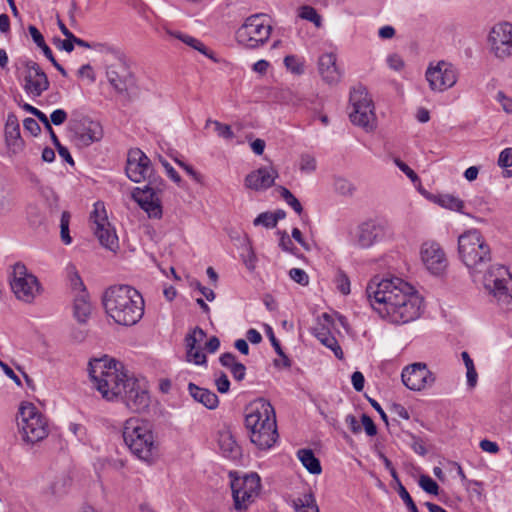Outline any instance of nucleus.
I'll list each match as a JSON object with an SVG mask.
<instances>
[{"label":"nucleus","instance_id":"1","mask_svg":"<svg viewBox=\"0 0 512 512\" xmlns=\"http://www.w3.org/2000/svg\"><path fill=\"white\" fill-rule=\"evenodd\" d=\"M366 294L373 310L390 323L406 324L421 314L422 298L401 278L376 276L369 281Z\"/></svg>","mask_w":512,"mask_h":512},{"label":"nucleus","instance_id":"2","mask_svg":"<svg viewBox=\"0 0 512 512\" xmlns=\"http://www.w3.org/2000/svg\"><path fill=\"white\" fill-rule=\"evenodd\" d=\"M89 376L102 397L121 400L133 412L149 405V394L139 381L123 371V365L108 357L93 359L88 365Z\"/></svg>","mask_w":512,"mask_h":512},{"label":"nucleus","instance_id":"3","mask_svg":"<svg viewBox=\"0 0 512 512\" xmlns=\"http://www.w3.org/2000/svg\"><path fill=\"white\" fill-rule=\"evenodd\" d=\"M125 171L127 177L135 183L148 182L143 188H135L132 191V198L149 218L160 219L163 212L158 194L164 190L165 183L154 172L149 157L138 148L129 150Z\"/></svg>","mask_w":512,"mask_h":512},{"label":"nucleus","instance_id":"4","mask_svg":"<svg viewBox=\"0 0 512 512\" xmlns=\"http://www.w3.org/2000/svg\"><path fill=\"white\" fill-rule=\"evenodd\" d=\"M102 301L107 315L119 325L132 326L143 317V297L132 286H111L104 292Z\"/></svg>","mask_w":512,"mask_h":512},{"label":"nucleus","instance_id":"5","mask_svg":"<svg viewBox=\"0 0 512 512\" xmlns=\"http://www.w3.org/2000/svg\"><path fill=\"white\" fill-rule=\"evenodd\" d=\"M245 427L251 442L261 450L271 448L277 438L276 416L270 402L260 399L251 405L245 416Z\"/></svg>","mask_w":512,"mask_h":512},{"label":"nucleus","instance_id":"6","mask_svg":"<svg viewBox=\"0 0 512 512\" xmlns=\"http://www.w3.org/2000/svg\"><path fill=\"white\" fill-rule=\"evenodd\" d=\"M460 260L470 273H482L492 260L491 248L481 232L475 228L466 230L458 237Z\"/></svg>","mask_w":512,"mask_h":512},{"label":"nucleus","instance_id":"7","mask_svg":"<svg viewBox=\"0 0 512 512\" xmlns=\"http://www.w3.org/2000/svg\"><path fill=\"white\" fill-rule=\"evenodd\" d=\"M123 439L131 453L142 461L151 463L157 454L151 424L140 418H129L124 423Z\"/></svg>","mask_w":512,"mask_h":512},{"label":"nucleus","instance_id":"8","mask_svg":"<svg viewBox=\"0 0 512 512\" xmlns=\"http://www.w3.org/2000/svg\"><path fill=\"white\" fill-rule=\"evenodd\" d=\"M17 423L22 439L27 443H37L48 435L47 421L32 403L21 404Z\"/></svg>","mask_w":512,"mask_h":512},{"label":"nucleus","instance_id":"9","mask_svg":"<svg viewBox=\"0 0 512 512\" xmlns=\"http://www.w3.org/2000/svg\"><path fill=\"white\" fill-rule=\"evenodd\" d=\"M272 27L267 22L265 14H254L246 18L236 31V40L246 48L255 49L264 45L270 35Z\"/></svg>","mask_w":512,"mask_h":512},{"label":"nucleus","instance_id":"10","mask_svg":"<svg viewBox=\"0 0 512 512\" xmlns=\"http://www.w3.org/2000/svg\"><path fill=\"white\" fill-rule=\"evenodd\" d=\"M485 289L501 304H512V275L501 264L490 265L484 274Z\"/></svg>","mask_w":512,"mask_h":512},{"label":"nucleus","instance_id":"11","mask_svg":"<svg viewBox=\"0 0 512 512\" xmlns=\"http://www.w3.org/2000/svg\"><path fill=\"white\" fill-rule=\"evenodd\" d=\"M350 103L353 108L349 114L351 122L367 131H372L376 126V115L373 101L366 88L363 86L353 88L350 92Z\"/></svg>","mask_w":512,"mask_h":512},{"label":"nucleus","instance_id":"12","mask_svg":"<svg viewBox=\"0 0 512 512\" xmlns=\"http://www.w3.org/2000/svg\"><path fill=\"white\" fill-rule=\"evenodd\" d=\"M261 488L260 477L256 473L236 478L231 482L234 508L237 511H245L259 495Z\"/></svg>","mask_w":512,"mask_h":512},{"label":"nucleus","instance_id":"13","mask_svg":"<svg viewBox=\"0 0 512 512\" xmlns=\"http://www.w3.org/2000/svg\"><path fill=\"white\" fill-rule=\"evenodd\" d=\"M11 289L17 299L31 303L40 292V284L36 276L28 273L24 264L16 263L13 267Z\"/></svg>","mask_w":512,"mask_h":512},{"label":"nucleus","instance_id":"14","mask_svg":"<svg viewBox=\"0 0 512 512\" xmlns=\"http://www.w3.org/2000/svg\"><path fill=\"white\" fill-rule=\"evenodd\" d=\"M92 229L100 244L114 251L118 248V237L115 230L111 227L107 213L102 202L94 204V210L91 213Z\"/></svg>","mask_w":512,"mask_h":512},{"label":"nucleus","instance_id":"15","mask_svg":"<svg viewBox=\"0 0 512 512\" xmlns=\"http://www.w3.org/2000/svg\"><path fill=\"white\" fill-rule=\"evenodd\" d=\"M106 77L118 94H127L135 86V79L126 62L125 55L107 65Z\"/></svg>","mask_w":512,"mask_h":512},{"label":"nucleus","instance_id":"16","mask_svg":"<svg viewBox=\"0 0 512 512\" xmlns=\"http://www.w3.org/2000/svg\"><path fill=\"white\" fill-rule=\"evenodd\" d=\"M69 131L72 133L73 142L80 148L88 147L98 142L103 135L99 122L83 117L69 122Z\"/></svg>","mask_w":512,"mask_h":512},{"label":"nucleus","instance_id":"17","mask_svg":"<svg viewBox=\"0 0 512 512\" xmlns=\"http://www.w3.org/2000/svg\"><path fill=\"white\" fill-rule=\"evenodd\" d=\"M426 79L434 91H445L453 87L458 79L457 68L446 61H439L436 65H430L426 71Z\"/></svg>","mask_w":512,"mask_h":512},{"label":"nucleus","instance_id":"18","mask_svg":"<svg viewBox=\"0 0 512 512\" xmlns=\"http://www.w3.org/2000/svg\"><path fill=\"white\" fill-rule=\"evenodd\" d=\"M401 378L403 384L412 391H421L431 387L436 380V376L431 372L425 363L417 362L406 366Z\"/></svg>","mask_w":512,"mask_h":512},{"label":"nucleus","instance_id":"19","mask_svg":"<svg viewBox=\"0 0 512 512\" xmlns=\"http://www.w3.org/2000/svg\"><path fill=\"white\" fill-rule=\"evenodd\" d=\"M489 43L495 56L505 59L512 55V24L500 23L489 33Z\"/></svg>","mask_w":512,"mask_h":512},{"label":"nucleus","instance_id":"20","mask_svg":"<svg viewBox=\"0 0 512 512\" xmlns=\"http://www.w3.org/2000/svg\"><path fill=\"white\" fill-rule=\"evenodd\" d=\"M382 227L373 220L362 222L349 232L350 243L358 248L371 247L381 236Z\"/></svg>","mask_w":512,"mask_h":512},{"label":"nucleus","instance_id":"21","mask_svg":"<svg viewBox=\"0 0 512 512\" xmlns=\"http://www.w3.org/2000/svg\"><path fill=\"white\" fill-rule=\"evenodd\" d=\"M24 66L26 68V74L24 77L25 91L34 97L41 96V94L46 91L50 85L46 73L36 62L32 60L26 61Z\"/></svg>","mask_w":512,"mask_h":512},{"label":"nucleus","instance_id":"22","mask_svg":"<svg viewBox=\"0 0 512 512\" xmlns=\"http://www.w3.org/2000/svg\"><path fill=\"white\" fill-rule=\"evenodd\" d=\"M205 337L206 332L198 326L185 336L186 359L188 362H192L196 365L207 364L206 355L201 351L200 346H197Z\"/></svg>","mask_w":512,"mask_h":512},{"label":"nucleus","instance_id":"23","mask_svg":"<svg viewBox=\"0 0 512 512\" xmlns=\"http://www.w3.org/2000/svg\"><path fill=\"white\" fill-rule=\"evenodd\" d=\"M4 135L9 153L16 155L23 151L25 143L21 138L19 121L14 113L7 116Z\"/></svg>","mask_w":512,"mask_h":512},{"label":"nucleus","instance_id":"24","mask_svg":"<svg viewBox=\"0 0 512 512\" xmlns=\"http://www.w3.org/2000/svg\"><path fill=\"white\" fill-rule=\"evenodd\" d=\"M421 257L427 269L433 274H439L446 267L445 254L437 243H424Z\"/></svg>","mask_w":512,"mask_h":512},{"label":"nucleus","instance_id":"25","mask_svg":"<svg viewBox=\"0 0 512 512\" xmlns=\"http://www.w3.org/2000/svg\"><path fill=\"white\" fill-rule=\"evenodd\" d=\"M277 177L278 172L273 167H261L245 177V186L256 191L266 190L274 184Z\"/></svg>","mask_w":512,"mask_h":512},{"label":"nucleus","instance_id":"26","mask_svg":"<svg viewBox=\"0 0 512 512\" xmlns=\"http://www.w3.org/2000/svg\"><path fill=\"white\" fill-rule=\"evenodd\" d=\"M318 69L322 79L329 85L337 84L341 79V73L336 66V56L333 53L320 56Z\"/></svg>","mask_w":512,"mask_h":512},{"label":"nucleus","instance_id":"27","mask_svg":"<svg viewBox=\"0 0 512 512\" xmlns=\"http://www.w3.org/2000/svg\"><path fill=\"white\" fill-rule=\"evenodd\" d=\"M188 391L195 401L203 404L206 408L213 410L218 407L219 398L213 391L194 383L188 384Z\"/></svg>","mask_w":512,"mask_h":512},{"label":"nucleus","instance_id":"28","mask_svg":"<svg viewBox=\"0 0 512 512\" xmlns=\"http://www.w3.org/2000/svg\"><path fill=\"white\" fill-rule=\"evenodd\" d=\"M167 35L180 40L184 44H186L188 47L200 52L201 54L205 55L206 57L213 59L212 52L205 46V44L200 41L199 39L185 34L181 31L171 30L169 28H164Z\"/></svg>","mask_w":512,"mask_h":512},{"label":"nucleus","instance_id":"29","mask_svg":"<svg viewBox=\"0 0 512 512\" xmlns=\"http://www.w3.org/2000/svg\"><path fill=\"white\" fill-rule=\"evenodd\" d=\"M219 362L223 367L230 370L234 380L241 382L245 379L246 367L244 364L237 361L233 353H223L219 358Z\"/></svg>","mask_w":512,"mask_h":512},{"label":"nucleus","instance_id":"30","mask_svg":"<svg viewBox=\"0 0 512 512\" xmlns=\"http://www.w3.org/2000/svg\"><path fill=\"white\" fill-rule=\"evenodd\" d=\"M219 447L223 455L230 459H237L241 455V448L235 441L230 431H221L219 433Z\"/></svg>","mask_w":512,"mask_h":512},{"label":"nucleus","instance_id":"31","mask_svg":"<svg viewBox=\"0 0 512 512\" xmlns=\"http://www.w3.org/2000/svg\"><path fill=\"white\" fill-rule=\"evenodd\" d=\"M74 317L79 323H86L91 311L92 306L89 301V297L87 293H81L75 295L74 305H73Z\"/></svg>","mask_w":512,"mask_h":512},{"label":"nucleus","instance_id":"32","mask_svg":"<svg viewBox=\"0 0 512 512\" xmlns=\"http://www.w3.org/2000/svg\"><path fill=\"white\" fill-rule=\"evenodd\" d=\"M298 458L303 466L311 474H320L322 471L320 461L316 458L314 452L311 449H300L297 452Z\"/></svg>","mask_w":512,"mask_h":512},{"label":"nucleus","instance_id":"33","mask_svg":"<svg viewBox=\"0 0 512 512\" xmlns=\"http://www.w3.org/2000/svg\"><path fill=\"white\" fill-rule=\"evenodd\" d=\"M295 512H319L313 493L309 492L292 501Z\"/></svg>","mask_w":512,"mask_h":512},{"label":"nucleus","instance_id":"34","mask_svg":"<svg viewBox=\"0 0 512 512\" xmlns=\"http://www.w3.org/2000/svg\"><path fill=\"white\" fill-rule=\"evenodd\" d=\"M333 324L332 316L328 313H323L317 318V324L312 328V334L321 341L325 336H329L331 334L330 329Z\"/></svg>","mask_w":512,"mask_h":512},{"label":"nucleus","instance_id":"35","mask_svg":"<svg viewBox=\"0 0 512 512\" xmlns=\"http://www.w3.org/2000/svg\"><path fill=\"white\" fill-rule=\"evenodd\" d=\"M268 336L269 340L271 341V344L273 348L275 349V352L281 357V360L275 359L274 365L276 367H284V368H290L291 367V360L288 358V356L284 353V351L281 348V345L277 338L275 337L272 329L269 327L268 330Z\"/></svg>","mask_w":512,"mask_h":512},{"label":"nucleus","instance_id":"36","mask_svg":"<svg viewBox=\"0 0 512 512\" xmlns=\"http://www.w3.org/2000/svg\"><path fill=\"white\" fill-rule=\"evenodd\" d=\"M210 125H213L217 135L225 140H231L235 136L231 129V126L228 124H223L217 120L207 119L205 127L207 128Z\"/></svg>","mask_w":512,"mask_h":512},{"label":"nucleus","instance_id":"37","mask_svg":"<svg viewBox=\"0 0 512 512\" xmlns=\"http://www.w3.org/2000/svg\"><path fill=\"white\" fill-rule=\"evenodd\" d=\"M461 356L467 369V384L469 387L473 388L477 384L478 377L473 360L470 358V355L466 351H463Z\"/></svg>","mask_w":512,"mask_h":512},{"label":"nucleus","instance_id":"38","mask_svg":"<svg viewBox=\"0 0 512 512\" xmlns=\"http://www.w3.org/2000/svg\"><path fill=\"white\" fill-rule=\"evenodd\" d=\"M26 212L29 224L33 228L39 227L44 223L45 216L38 206L31 204L27 207Z\"/></svg>","mask_w":512,"mask_h":512},{"label":"nucleus","instance_id":"39","mask_svg":"<svg viewBox=\"0 0 512 512\" xmlns=\"http://www.w3.org/2000/svg\"><path fill=\"white\" fill-rule=\"evenodd\" d=\"M92 49L111 56L113 60H117L118 58H121V56L124 55V53L119 48L108 43L94 42L92 43Z\"/></svg>","mask_w":512,"mask_h":512},{"label":"nucleus","instance_id":"40","mask_svg":"<svg viewBox=\"0 0 512 512\" xmlns=\"http://www.w3.org/2000/svg\"><path fill=\"white\" fill-rule=\"evenodd\" d=\"M67 273L69 276V281H70V285H71L72 289L77 291L78 294H81L82 292L87 293L84 283H83L80 275L76 271V268L74 265L68 266Z\"/></svg>","mask_w":512,"mask_h":512},{"label":"nucleus","instance_id":"41","mask_svg":"<svg viewBox=\"0 0 512 512\" xmlns=\"http://www.w3.org/2000/svg\"><path fill=\"white\" fill-rule=\"evenodd\" d=\"M439 202L442 207L457 212H462L464 208V202L453 195H443L440 197Z\"/></svg>","mask_w":512,"mask_h":512},{"label":"nucleus","instance_id":"42","mask_svg":"<svg viewBox=\"0 0 512 512\" xmlns=\"http://www.w3.org/2000/svg\"><path fill=\"white\" fill-rule=\"evenodd\" d=\"M70 213L68 211L62 212L60 220V237L64 244L68 245L72 242L69 234Z\"/></svg>","mask_w":512,"mask_h":512},{"label":"nucleus","instance_id":"43","mask_svg":"<svg viewBox=\"0 0 512 512\" xmlns=\"http://www.w3.org/2000/svg\"><path fill=\"white\" fill-rule=\"evenodd\" d=\"M324 346L329 348L331 351H333L336 358L339 360H342L344 358V353L342 351L341 346L339 345L337 339L330 334L329 336H325L320 341Z\"/></svg>","mask_w":512,"mask_h":512},{"label":"nucleus","instance_id":"44","mask_svg":"<svg viewBox=\"0 0 512 512\" xmlns=\"http://www.w3.org/2000/svg\"><path fill=\"white\" fill-rule=\"evenodd\" d=\"M299 16L302 19L308 20L315 24V26H321V16L317 13L316 9L311 6H302L300 8Z\"/></svg>","mask_w":512,"mask_h":512},{"label":"nucleus","instance_id":"45","mask_svg":"<svg viewBox=\"0 0 512 512\" xmlns=\"http://www.w3.org/2000/svg\"><path fill=\"white\" fill-rule=\"evenodd\" d=\"M69 483V479L62 475L58 477L49 487V491L53 496L59 497L66 493V487Z\"/></svg>","mask_w":512,"mask_h":512},{"label":"nucleus","instance_id":"46","mask_svg":"<svg viewBox=\"0 0 512 512\" xmlns=\"http://www.w3.org/2000/svg\"><path fill=\"white\" fill-rule=\"evenodd\" d=\"M335 190L341 195H352L355 187L353 184L345 178L337 177L334 180Z\"/></svg>","mask_w":512,"mask_h":512},{"label":"nucleus","instance_id":"47","mask_svg":"<svg viewBox=\"0 0 512 512\" xmlns=\"http://www.w3.org/2000/svg\"><path fill=\"white\" fill-rule=\"evenodd\" d=\"M284 64L292 73L300 75L304 72V65L296 56L288 55L284 58Z\"/></svg>","mask_w":512,"mask_h":512},{"label":"nucleus","instance_id":"48","mask_svg":"<svg viewBox=\"0 0 512 512\" xmlns=\"http://www.w3.org/2000/svg\"><path fill=\"white\" fill-rule=\"evenodd\" d=\"M419 486L429 494L437 495L439 492L438 484L428 475L420 476Z\"/></svg>","mask_w":512,"mask_h":512},{"label":"nucleus","instance_id":"49","mask_svg":"<svg viewBox=\"0 0 512 512\" xmlns=\"http://www.w3.org/2000/svg\"><path fill=\"white\" fill-rule=\"evenodd\" d=\"M337 289L344 295L350 293V280L344 271L338 270L335 276Z\"/></svg>","mask_w":512,"mask_h":512},{"label":"nucleus","instance_id":"50","mask_svg":"<svg viewBox=\"0 0 512 512\" xmlns=\"http://www.w3.org/2000/svg\"><path fill=\"white\" fill-rule=\"evenodd\" d=\"M255 226H264L266 228L276 227L275 219L272 216V212L260 213L253 221Z\"/></svg>","mask_w":512,"mask_h":512},{"label":"nucleus","instance_id":"51","mask_svg":"<svg viewBox=\"0 0 512 512\" xmlns=\"http://www.w3.org/2000/svg\"><path fill=\"white\" fill-rule=\"evenodd\" d=\"M398 494H399L400 498L403 500V502L405 503L409 512H419L412 497L410 496V494L406 490V488L402 485V483H399Z\"/></svg>","mask_w":512,"mask_h":512},{"label":"nucleus","instance_id":"52","mask_svg":"<svg viewBox=\"0 0 512 512\" xmlns=\"http://www.w3.org/2000/svg\"><path fill=\"white\" fill-rule=\"evenodd\" d=\"M289 276L293 281L302 286H306L309 284V276L303 269L292 268L289 271Z\"/></svg>","mask_w":512,"mask_h":512},{"label":"nucleus","instance_id":"53","mask_svg":"<svg viewBox=\"0 0 512 512\" xmlns=\"http://www.w3.org/2000/svg\"><path fill=\"white\" fill-rule=\"evenodd\" d=\"M278 234L280 235L279 246L281 247V249L283 251L295 254L296 247L294 246L292 240L290 239L286 231H278Z\"/></svg>","mask_w":512,"mask_h":512},{"label":"nucleus","instance_id":"54","mask_svg":"<svg viewBox=\"0 0 512 512\" xmlns=\"http://www.w3.org/2000/svg\"><path fill=\"white\" fill-rule=\"evenodd\" d=\"M497 164L501 168L512 166V148H505L500 152Z\"/></svg>","mask_w":512,"mask_h":512},{"label":"nucleus","instance_id":"55","mask_svg":"<svg viewBox=\"0 0 512 512\" xmlns=\"http://www.w3.org/2000/svg\"><path fill=\"white\" fill-rule=\"evenodd\" d=\"M300 169L306 172H313L316 169V159L309 154L301 155Z\"/></svg>","mask_w":512,"mask_h":512},{"label":"nucleus","instance_id":"56","mask_svg":"<svg viewBox=\"0 0 512 512\" xmlns=\"http://www.w3.org/2000/svg\"><path fill=\"white\" fill-rule=\"evenodd\" d=\"M496 100L501 104L502 109L507 114H512V98L507 96L503 91H498Z\"/></svg>","mask_w":512,"mask_h":512},{"label":"nucleus","instance_id":"57","mask_svg":"<svg viewBox=\"0 0 512 512\" xmlns=\"http://www.w3.org/2000/svg\"><path fill=\"white\" fill-rule=\"evenodd\" d=\"M23 126L25 131H28L33 136H38L41 132V127L34 118H25Z\"/></svg>","mask_w":512,"mask_h":512},{"label":"nucleus","instance_id":"58","mask_svg":"<svg viewBox=\"0 0 512 512\" xmlns=\"http://www.w3.org/2000/svg\"><path fill=\"white\" fill-rule=\"evenodd\" d=\"M215 385L219 393L224 394L229 391L230 381L224 372H221L220 375L216 378Z\"/></svg>","mask_w":512,"mask_h":512},{"label":"nucleus","instance_id":"59","mask_svg":"<svg viewBox=\"0 0 512 512\" xmlns=\"http://www.w3.org/2000/svg\"><path fill=\"white\" fill-rule=\"evenodd\" d=\"M394 163L412 182L419 180L418 175L399 158H395Z\"/></svg>","mask_w":512,"mask_h":512},{"label":"nucleus","instance_id":"60","mask_svg":"<svg viewBox=\"0 0 512 512\" xmlns=\"http://www.w3.org/2000/svg\"><path fill=\"white\" fill-rule=\"evenodd\" d=\"M68 118L67 112L63 109L54 110L49 118L50 124L62 125Z\"/></svg>","mask_w":512,"mask_h":512},{"label":"nucleus","instance_id":"61","mask_svg":"<svg viewBox=\"0 0 512 512\" xmlns=\"http://www.w3.org/2000/svg\"><path fill=\"white\" fill-rule=\"evenodd\" d=\"M410 436L412 439L411 448L413 451L421 456H425L427 454V449L425 447L424 441L420 437H417L413 434H410Z\"/></svg>","mask_w":512,"mask_h":512},{"label":"nucleus","instance_id":"62","mask_svg":"<svg viewBox=\"0 0 512 512\" xmlns=\"http://www.w3.org/2000/svg\"><path fill=\"white\" fill-rule=\"evenodd\" d=\"M361 422L368 436H375L377 434V427L371 417L363 414L361 417Z\"/></svg>","mask_w":512,"mask_h":512},{"label":"nucleus","instance_id":"63","mask_svg":"<svg viewBox=\"0 0 512 512\" xmlns=\"http://www.w3.org/2000/svg\"><path fill=\"white\" fill-rule=\"evenodd\" d=\"M69 431L73 433L77 439L81 442L86 441V428L82 424L78 423H70L69 424Z\"/></svg>","mask_w":512,"mask_h":512},{"label":"nucleus","instance_id":"64","mask_svg":"<svg viewBox=\"0 0 512 512\" xmlns=\"http://www.w3.org/2000/svg\"><path fill=\"white\" fill-rule=\"evenodd\" d=\"M54 45L59 50H64L67 53H71L74 50V45L75 44H74V42L72 41L71 38H66L64 40H62L60 38H54Z\"/></svg>","mask_w":512,"mask_h":512}]
</instances>
